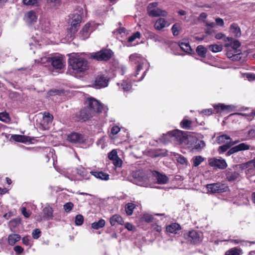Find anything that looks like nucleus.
<instances>
[{
  "mask_svg": "<svg viewBox=\"0 0 255 255\" xmlns=\"http://www.w3.org/2000/svg\"><path fill=\"white\" fill-rule=\"evenodd\" d=\"M205 146V143L203 140H197L193 147V149L201 151Z\"/></svg>",
  "mask_w": 255,
  "mask_h": 255,
  "instance_id": "72a5a7b5",
  "label": "nucleus"
},
{
  "mask_svg": "<svg viewBox=\"0 0 255 255\" xmlns=\"http://www.w3.org/2000/svg\"><path fill=\"white\" fill-rule=\"evenodd\" d=\"M230 147L231 145L229 144V142H227L226 144L220 146L219 147L218 151L220 154L223 153V152L226 151Z\"/></svg>",
  "mask_w": 255,
  "mask_h": 255,
  "instance_id": "49530a36",
  "label": "nucleus"
},
{
  "mask_svg": "<svg viewBox=\"0 0 255 255\" xmlns=\"http://www.w3.org/2000/svg\"><path fill=\"white\" fill-rule=\"evenodd\" d=\"M153 175L158 184H166L168 181L169 179L168 177L164 174L160 173L157 171H154Z\"/></svg>",
  "mask_w": 255,
  "mask_h": 255,
  "instance_id": "dca6fc26",
  "label": "nucleus"
},
{
  "mask_svg": "<svg viewBox=\"0 0 255 255\" xmlns=\"http://www.w3.org/2000/svg\"><path fill=\"white\" fill-rule=\"evenodd\" d=\"M93 30V29L92 26V24L91 23H86L80 31L79 33L80 37L83 40L87 39L89 37L90 34Z\"/></svg>",
  "mask_w": 255,
  "mask_h": 255,
  "instance_id": "ddd939ff",
  "label": "nucleus"
},
{
  "mask_svg": "<svg viewBox=\"0 0 255 255\" xmlns=\"http://www.w3.org/2000/svg\"><path fill=\"white\" fill-rule=\"evenodd\" d=\"M21 211L22 215L26 218H29L31 215V212L27 211L26 208L24 207L21 208Z\"/></svg>",
  "mask_w": 255,
  "mask_h": 255,
  "instance_id": "5fc2aeb1",
  "label": "nucleus"
},
{
  "mask_svg": "<svg viewBox=\"0 0 255 255\" xmlns=\"http://www.w3.org/2000/svg\"><path fill=\"white\" fill-rule=\"evenodd\" d=\"M209 165L213 167L219 169H225L227 167V163L225 159L215 157L210 158L208 159Z\"/></svg>",
  "mask_w": 255,
  "mask_h": 255,
  "instance_id": "1a4fd4ad",
  "label": "nucleus"
},
{
  "mask_svg": "<svg viewBox=\"0 0 255 255\" xmlns=\"http://www.w3.org/2000/svg\"><path fill=\"white\" fill-rule=\"evenodd\" d=\"M84 221V218L82 215L79 214L75 217V224L77 226L81 225Z\"/></svg>",
  "mask_w": 255,
  "mask_h": 255,
  "instance_id": "de8ad7c7",
  "label": "nucleus"
},
{
  "mask_svg": "<svg viewBox=\"0 0 255 255\" xmlns=\"http://www.w3.org/2000/svg\"><path fill=\"white\" fill-rule=\"evenodd\" d=\"M226 176L228 181H233L238 178L239 174L236 171L227 170H226Z\"/></svg>",
  "mask_w": 255,
  "mask_h": 255,
  "instance_id": "b1692460",
  "label": "nucleus"
},
{
  "mask_svg": "<svg viewBox=\"0 0 255 255\" xmlns=\"http://www.w3.org/2000/svg\"><path fill=\"white\" fill-rule=\"evenodd\" d=\"M157 5L158 3L157 2H152L149 4L148 6V12L149 15L152 16H166L167 15V12L165 10L156 8Z\"/></svg>",
  "mask_w": 255,
  "mask_h": 255,
  "instance_id": "39448f33",
  "label": "nucleus"
},
{
  "mask_svg": "<svg viewBox=\"0 0 255 255\" xmlns=\"http://www.w3.org/2000/svg\"><path fill=\"white\" fill-rule=\"evenodd\" d=\"M120 131V128L118 126H114L111 129V134H117Z\"/></svg>",
  "mask_w": 255,
  "mask_h": 255,
  "instance_id": "052dcab7",
  "label": "nucleus"
},
{
  "mask_svg": "<svg viewBox=\"0 0 255 255\" xmlns=\"http://www.w3.org/2000/svg\"><path fill=\"white\" fill-rule=\"evenodd\" d=\"M207 51V49L203 45H199L196 48V52L198 55L202 57L206 56Z\"/></svg>",
  "mask_w": 255,
  "mask_h": 255,
  "instance_id": "c756f323",
  "label": "nucleus"
},
{
  "mask_svg": "<svg viewBox=\"0 0 255 255\" xmlns=\"http://www.w3.org/2000/svg\"><path fill=\"white\" fill-rule=\"evenodd\" d=\"M121 86L123 89L125 91H128L131 88V84L129 83H128L126 81H123Z\"/></svg>",
  "mask_w": 255,
  "mask_h": 255,
  "instance_id": "09e8293b",
  "label": "nucleus"
},
{
  "mask_svg": "<svg viewBox=\"0 0 255 255\" xmlns=\"http://www.w3.org/2000/svg\"><path fill=\"white\" fill-rule=\"evenodd\" d=\"M187 239L191 242L196 243L199 241L200 236L196 231H191L188 233Z\"/></svg>",
  "mask_w": 255,
  "mask_h": 255,
  "instance_id": "5701e85b",
  "label": "nucleus"
},
{
  "mask_svg": "<svg viewBox=\"0 0 255 255\" xmlns=\"http://www.w3.org/2000/svg\"><path fill=\"white\" fill-rule=\"evenodd\" d=\"M90 173L96 178L101 180H108L109 179V175L103 171H92L90 172Z\"/></svg>",
  "mask_w": 255,
  "mask_h": 255,
  "instance_id": "412c9836",
  "label": "nucleus"
},
{
  "mask_svg": "<svg viewBox=\"0 0 255 255\" xmlns=\"http://www.w3.org/2000/svg\"><path fill=\"white\" fill-rule=\"evenodd\" d=\"M177 160L178 163L181 164H185L187 162L186 159L184 156L181 155H178V156L177 157Z\"/></svg>",
  "mask_w": 255,
  "mask_h": 255,
  "instance_id": "6e6d98bb",
  "label": "nucleus"
},
{
  "mask_svg": "<svg viewBox=\"0 0 255 255\" xmlns=\"http://www.w3.org/2000/svg\"><path fill=\"white\" fill-rule=\"evenodd\" d=\"M166 138L175 144L189 145V146L190 145L189 142L191 141H194V139L192 137L186 136L183 132L179 130L168 132L165 136V139Z\"/></svg>",
  "mask_w": 255,
  "mask_h": 255,
  "instance_id": "7ed1b4c3",
  "label": "nucleus"
},
{
  "mask_svg": "<svg viewBox=\"0 0 255 255\" xmlns=\"http://www.w3.org/2000/svg\"><path fill=\"white\" fill-rule=\"evenodd\" d=\"M191 121L187 120H184L181 122V127L184 128H189L191 124Z\"/></svg>",
  "mask_w": 255,
  "mask_h": 255,
  "instance_id": "3c124183",
  "label": "nucleus"
},
{
  "mask_svg": "<svg viewBox=\"0 0 255 255\" xmlns=\"http://www.w3.org/2000/svg\"><path fill=\"white\" fill-rule=\"evenodd\" d=\"M14 251L17 254H19L22 253L23 249V248L19 246H16L14 248Z\"/></svg>",
  "mask_w": 255,
  "mask_h": 255,
  "instance_id": "338daca9",
  "label": "nucleus"
},
{
  "mask_svg": "<svg viewBox=\"0 0 255 255\" xmlns=\"http://www.w3.org/2000/svg\"><path fill=\"white\" fill-rule=\"evenodd\" d=\"M140 37V32H136L128 37V42H129V43L132 42L136 38H139Z\"/></svg>",
  "mask_w": 255,
  "mask_h": 255,
  "instance_id": "8fccbe9b",
  "label": "nucleus"
},
{
  "mask_svg": "<svg viewBox=\"0 0 255 255\" xmlns=\"http://www.w3.org/2000/svg\"><path fill=\"white\" fill-rule=\"evenodd\" d=\"M236 146L237 147L238 151L249 150L251 147L250 145L244 142L236 145Z\"/></svg>",
  "mask_w": 255,
  "mask_h": 255,
  "instance_id": "4c0bfd02",
  "label": "nucleus"
},
{
  "mask_svg": "<svg viewBox=\"0 0 255 255\" xmlns=\"http://www.w3.org/2000/svg\"><path fill=\"white\" fill-rule=\"evenodd\" d=\"M21 239L20 235L18 234L9 235L7 238V242L9 245L13 246L16 242Z\"/></svg>",
  "mask_w": 255,
  "mask_h": 255,
  "instance_id": "393cba45",
  "label": "nucleus"
},
{
  "mask_svg": "<svg viewBox=\"0 0 255 255\" xmlns=\"http://www.w3.org/2000/svg\"><path fill=\"white\" fill-rule=\"evenodd\" d=\"M0 121L5 124H8L10 123L11 119L7 112H3L0 113Z\"/></svg>",
  "mask_w": 255,
  "mask_h": 255,
  "instance_id": "cd10ccee",
  "label": "nucleus"
},
{
  "mask_svg": "<svg viewBox=\"0 0 255 255\" xmlns=\"http://www.w3.org/2000/svg\"><path fill=\"white\" fill-rule=\"evenodd\" d=\"M226 140H231L230 137L227 135L223 134L217 137L216 140L219 144L225 143Z\"/></svg>",
  "mask_w": 255,
  "mask_h": 255,
  "instance_id": "58836bf2",
  "label": "nucleus"
},
{
  "mask_svg": "<svg viewBox=\"0 0 255 255\" xmlns=\"http://www.w3.org/2000/svg\"><path fill=\"white\" fill-rule=\"evenodd\" d=\"M129 61L133 62L134 64H138L136 70V75L138 74V72L142 69L143 65H147V62L145 59L140 56V55L134 53L131 54L129 56Z\"/></svg>",
  "mask_w": 255,
  "mask_h": 255,
  "instance_id": "20e7f679",
  "label": "nucleus"
},
{
  "mask_svg": "<svg viewBox=\"0 0 255 255\" xmlns=\"http://www.w3.org/2000/svg\"><path fill=\"white\" fill-rule=\"evenodd\" d=\"M29 141H30V137L21 135V138L20 139V142L25 143V142H29Z\"/></svg>",
  "mask_w": 255,
  "mask_h": 255,
  "instance_id": "69168bd1",
  "label": "nucleus"
},
{
  "mask_svg": "<svg viewBox=\"0 0 255 255\" xmlns=\"http://www.w3.org/2000/svg\"><path fill=\"white\" fill-rule=\"evenodd\" d=\"M241 250L236 248H232L226 252L225 255H240Z\"/></svg>",
  "mask_w": 255,
  "mask_h": 255,
  "instance_id": "a19ab883",
  "label": "nucleus"
},
{
  "mask_svg": "<svg viewBox=\"0 0 255 255\" xmlns=\"http://www.w3.org/2000/svg\"><path fill=\"white\" fill-rule=\"evenodd\" d=\"M141 220L147 223H150L152 221L153 217L148 214H144L141 218Z\"/></svg>",
  "mask_w": 255,
  "mask_h": 255,
  "instance_id": "79ce46f5",
  "label": "nucleus"
},
{
  "mask_svg": "<svg viewBox=\"0 0 255 255\" xmlns=\"http://www.w3.org/2000/svg\"><path fill=\"white\" fill-rule=\"evenodd\" d=\"M230 31L236 37H240L241 36V31L238 25L236 23H232L230 27Z\"/></svg>",
  "mask_w": 255,
  "mask_h": 255,
  "instance_id": "4be33fe9",
  "label": "nucleus"
},
{
  "mask_svg": "<svg viewBox=\"0 0 255 255\" xmlns=\"http://www.w3.org/2000/svg\"><path fill=\"white\" fill-rule=\"evenodd\" d=\"M180 229V225L177 223L172 224L171 225L168 226L166 228L167 232L175 234H176L177 233V231H179Z\"/></svg>",
  "mask_w": 255,
  "mask_h": 255,
  "instance_id": "a878e982",
  "label": "nucleus"
},
{
  "mask_svg": "<svg viewBox=\"0 0 255 255\" xmlns=\"http://www.w3.org/2000/svg\"><path fill=\"white\" fill-rule=\"evenodd\" d=\"M246 77L249 81H253L255 80V75L254 74L247 73L246 74Z\"/></svg>",
  "mask_w": 255,
  "mask_h": 255,
  "instance_id": "0e129e2a",
  "label": "nucleus"
},
{
  "mask_svg": "<svg viewBox=\"0 0 255 255\" xmlns=\"http://www.w3.org/2000/svg\"><path fill=\"white\" fill-rule=\"evenodd\" d=\"M47 2L50 7L57 8L61 4V0H47Z\"/></svg>",
  "mask_w": 255,
  "mask_h": 255,
  "instance_id": "c9c22d12",
  "label": "nucleus"
},
{
  "mask_svg": "<svg viewBox=\"0 0 255 255\" xmlns=\"http://www.w3.org/2000/svg\"><path fill=\"white\" fill-rule=\"evenodd\" d=\"M110 222L112 226L116 225H123L124 223L123 218L118 214H115L112 216L110 219Z\"/></svg>",
  "mask_w": 255,
  "mask_h": 255,
  "instance_id": "6ab92c4d",
  "label": "nucleus"
},
{
  "mask_svg": "<svg viewBox=\"0 0 255 255\" xmlns=\"http://www.w3.org/2000/svg\"><path fill=\"white\" fill-rule=\"evenodd\" d=\"M50 60H51V58H50L49 57H43L41 58L40 60L39 61H38V62H40L42 64H44L47 63L51 62Z\"/></svg>",
  "mask_w": 255,
  "mask_h": 255,
  "instance_id": "bf43d9fd",
  "label": "nucleus"
},
{
  "mask_svg": "<svg viewBox=\"0 0 255 255\" xmlns=\"http://www.w3.org/2000/svg\"><path fill=\"white\" fill-rule=\"evenodd\" d=\"M215 110L217 113H222L223 112H229L231 111L232 107L231 106L225 105L223 104H219L214 106Z\"/></svg>",
  "mask_w": 255,
  "mask_h": 255,
  "instance_id": "aec40b11",
  "label": "nucleus"
},
{
  "mask_svg": "<svg viewBox=\"0 0 255 255\" xmlns=\"http://www.w3.org/2000/svg\"><path fill=\"white\" fill-rule=\"evenodd\" d=\"M112 55V51L109 49L102 50L100 51L93 53L91 57L99 61L108 60Z\"/></svg>",
  "mask_w": 255,
  "mask_h": 255,
  "instance_id": "0eeeda50",
  "label": "nucleus"
},
{
  "mask_svg": "<svg viewBox=\"0 0 255 255\" xmlns=\"http://www.w3.org/2000/svg\"><path fill=\"white\" fill-rule=\"evenodd\" d=\"M41 232L39 229L34 230L32 233V237L34 239H37L40 236Z\"/></svg>",
  "mask_w": 255,
  "mask_h": 255,
  "instance_id": "4d7b16f0",
  "label": "nucleus"
},
{
  "mask_svg": "<svg viewBox=\"0 0 255 255\" xmlns=\"http://www.w3.org/2000/svg\"><path fill=\"white\" fill-rule=\"evenodd\" d=\"M208 192L212 193L225 192L227 190V187L221 183L209 184L206 185Z\"/></svg>",
  "mask_w": 255,
  "mask_h": 255,
  "instance_id": "9d476101",
  "label": "nucleus"
},
{
  "mask_svg": "<svg viewBox=\"0 0 255 255\" xmlns=\"http://www.w3.org/2000/svg\"><path fill=\"white\" fill-rule=\"evenodd\" d=\"M215 37L217 39H223L225 42L228 41L231 42L232 41V38L226 37L224 34L221 32L217 33L215 35Z\"/></svg>",
  "mask_w": 255,
  "mask_h": 255,
  "instance_id": "e433bc0d",
  "label": "nucleus"
},
{
  "mask_svg": "<svg viewBox=\"0 0 255 255\" xmlns=\"http://www.w3.org/2000/svg\"><path fill=\"white\" fill-rule=\"evenodd\" d=\"M240 52L236 53L234 51V49L229 50L227 52V56L228 58L232 59L233 60H237L238 58H240Z\"/></svg>",
  "mask_w": 255,
  "mask_h": 255,
  "instance_id": "bb28decb",
  "label": "nucleus"
},
{
  "mask_svg": "<svg viewBox=\"0 0 255 255\" xmlns=\"http://www.w3.org/2000/svg\"><path fill=\"white\" fill-rule=\"evenodd\" d=\"M179 46L180 48L186 53H190L192 51L191 48L188 42H181Z\"/></svg>",
  "mask_w": 255,
  "mask_h": 255,
  "instance_id": "f704fd0d",
  "label": "nucleus"
},
{
  "mask_svg": "<svg viewBox=\"0 0 255 255\" xmlns=\"http://www.w3.org/2000/svg\"><path fill=\"white\" fill-rule=\"evenodd\" d=\"M69 66L74 74L83 73L88 68V63L83 58L75 54L71 56L69 59Z\"/></svg>",
  "mask_w": 255,
  "mask_h": 255,
  "instance_id": "f257e3e1",
  "label": "nucleus"
},
{
  "mask_svg": "<svg viewBox=\"0 0 255 255\" xmlns=\"http://www.w3.org/2000/svg\"><path fill=\"white\" fill-rule=\"evenodd\" d=\"M169 25V23L164 18H160L156 21L154 24V27L156 30H160Z\"/></svg>",
  "mask_w": 255,
  "mask_h": 255,
  "instance_id": "a211bd4d",
  "label": "nucleus"
},
{
  "mask_svg": "<svg viewBox=\"0 0 255 255\" xmlns=\"http://www.w3.org/2000/svg\"><path fill=\"white\" fill-rule=\"evenodd\" d=\"M37 0H23V2L25 5H33L37 3Z\"/></svg>",
  "mask_w": 255,
  "mask_h": 255,
  "instance_id": "e2e57ef3",
  "label": "nucleus"
},
{
  "mask_svg": "<svg viewBox=\"0 0 255 255\" xmlns=\"http://www.w3.org/2000/svg\"><path fill=\"white\" fill-rule=\"evenodd\" d=\"M53 119V117L48 112H44L43 113V121L44 123H46L47 124L51 123Z\"/></svg>",
  "mask_w": 255,
  "mask_h": 255,
  "instance_id": "2f4dec72",
  "label": "nucleus"
},
{
  "mask_svg": "<svg viewBox=\"0 0 255 255\" xmlns=\"http://www.w3.org/2000/svg\"><path fill=\"white\" fill-rule=\"evenodd\" d=\"M11 137H12V139L14 140V141H17V142H20V139L21 138V135H17V134L13 135Z\"/></svg>",
  "mask_w": 255,
  "mask_h": 255,
  "instance_id": "774afa93",
  "label": "nucleus"
},
{
  "mask_svg": "<svg viewBox=\"0 0 255 255\" xmlns=\"http://www.w3.org/2000/svg\"><path fill=\"white\" fill-rule=\"evenodd\" d=\"M204 160V158L200 156H196L192 158L193 165L195 167L199 165Z\"/></svg>",
  "mask_w": 255,
  "mask_h": 255,
  "instance_id": "473e14b6",
  "label": "nucleus"
},
{
  "mask_svg": "<svg viewBox=\"0 0 255 255\" xmlns=\"http://www.w3.org/2000/svg\"><path fill=\"white\" fill-rule=\"evenodd\" d=\"M108 157L109 159L112 161L117 158L118 156L117 150L115 149L112 150V151L109 153Z\"/></svg>",
  "mask_w": 255,
  "mask_h": 255,
  "instance_id": "603ef678",
  "label": "nucleus"
},
{
  "mask_svg": "<svg viewBox=\"0 0 255 255\" xmlns=\"http://www.w3.org/2000/svg\"><path fill=\"white\" fill-rule=\"evenodd\" d=\"M215 22H216V24L217 25H219V26H222V27H223L224 26V21L223 20V19L221 18H216L215 19Z\"/></svg>",
  "mask_w": 255,
  "mask_h": 255,
  "instance_id": "680f3d73",
  "label": "nucleus"
},
{
  "mask_svg": "<svg viewBox=\"0 0 255 255\" xmlns=\"http://www.w3.org/2000/svg\"><path fill=\"white\" fill-rule=\"evenodd\" d=\"M85 104L87 108L88 113L84 115V111H82L81 116L84 120H86L92 117L93 115L96 113H101L103 109L102 104L97 100L94 98L90 97L88 98Z\"/></svg>",
  "mask_w": 255,
  "mask_h": 255,
  "instance_id": "f03ea898",
  "label": "nucleus"
},
{
  "mask_svg": "<svg viewBox=\"0 0 255 255\" xmlns=\"http://www.w3.org/2000/svg\"><path fill=\"white\" fill-rule=\"evenodd\" d=\"M105 225V221L103 219L100 220L98 222H95L92 224V228L98 230L103 227Z\"/></svg>",
  "mask_w": 255,
  "mask_h": 255,
  "instance_id": "7c9ffc66",
  "label": "nucleus"
},
{
  "mask_svg": "<svg viewBox=\"0 0 255 255\" xmlns=\"http://www.w3.org/2000/svg\"><path fill=\"white\" fill-rule=\"evenodd\" d=\"M76 173L79 175L81 178H78L75 175H67L66 177L71 181H80L84 179H88L89 177H87L88 172L82 167H78L76 168Z\"/></svg>",
  "mask_w": 255,
  "mask_h": 255,
  "instance_id": "6e6552de",
  "label": "nucleus"
},
{
  "mask_svg": "<svg viewBox=\"0 0 255 255\" xmlns=\"http://www.w3.org/2000/svg\"><path fill=\"white\" fill-rule=\"evenodd\" d=\"M67 140L72 143H81L84 142L86 138L81 134L73 132L68 136Z\"/></svg>",
  "mask_w": 255,
  "mask_h": 255,
  "instance_id": "f8f14e48",
  "label": "nucleus"
},
{
  "mask_svg": "<svg viewBox=\"0 0 255 255\" xmlns=\"http://www.w3.org/2000/svg\"><path fill=\"white\" fill-rule=\"evenodd\" d=\"M37 16L35 11L33 10L27 12L24 17L25 21L29 24H32L36 21Z\"/></svg>",
  "mask_w": 255,
  "mask_h": 255,
  "instance_id": "f3484780",
  "label": "nucleus"
},
{
  "mask_svg": "<svg viewBox=\"0 0 255 255\" xmlns=\"http://www.w3.org/2000/svg\"><path fill=\"white\" fill-rule=\"evenodd\" d=\"M113 162L116 167H121L122 165L123 161L120 157H118L113 160Z\"/></svg>",
  "mask_w": 255,
  "mask_h": 255,
  "instance_id": "864d4df0",
  "label": "nucleus"
},
{
  "mask_svg": "<svg viewBox=\"0 0 255 255\" xmlns=\"http://www.w3.org/2000/svg\"><path fill=\"white\" fill-rule=\"evenodd\" d=\"M74 204L72 202H69L63 205V209L65 212H69L72 210Z\"/></svg>",
  "mask_w": 255,
  "mask_h": 255,
  "instance_id": "a18cd8bd",
  "label": "nucleus"
},
{
  "mask_svg": "<svg viewBox=\"0 0 255 255\" xmlns=\"http://www.w3.org/2000/svg\"><path fill=\"white\" fill-rule=\"evenodd\" d=\"M109 80L103 75L98 76L95 81V86L96 88H101L108 86Z\"/></svg>",
  "mask_w": 255,
  "mask_h": 255,
  "instance_id": "4468645a",
  "label": "nucleus"
},
{
  "mask_svg": "<svg viewBox=\"0 0 255 255\" xmlns=\"http://www.w3.org/2000/svg\"><path fill=\"white\" fill-rule=\"evenodd\" d=\"M50 61L52 66L56 69L62 70L65 67V61L61 56L53 57L51 58Z\"/></svg>",
  "mask_w": 255,
  "mask_h": 255,
  "instance_id": "9b49d317",
  "label": "nucleus"
},
{
  "mask_svg": "<svg viewBox=\"0 0 255 255\" xmlns=\"http://www.w3.org/2000/svg\"><path fill=\"white\" fill-rule=\"evenodd\" d=\"M252 164H254V166L255 167V157L252 160L249 161L248 162L243 163V164H241V166L242 168H243V169H248V168H249L250 167V166H251Z\"/></svg>",
  "mask_w": 255,
  "mask_h": 255,
  "instance_id": "c03bdc74",
  "label": "nucleus"
},
{
  "mask_svg": "<svg viewBox=\"0 0 255 255\" xmlns=\"http://www.w3.org/2000/svg\"><path fill=\"white\" fill-rule=\"evenodd\" d=\"M135 205L131 203H128L125 206V211L128 216H130L133 213V210L135 208Z\"/></svg>",
  "mask_w": 255,
  "mask_h": 255,
  "instance_id": "c85d7f7f",
  "label": "nucleus"
},
{
  "mask_svg": "<svg viewBox=\"0 0 255 255\" xmlns=\"http://www.w3.org/2000/svg\"><path fill=\"white\" fill-rule=\"evenodd\" d=\"M171 30L174 35H177L179 34V26L177 24L172 26Z\"/></svg>",
  "mask_w": 255,
  "mask_h": 255,
  "instance_id": "13d9d810",
  "label": "nucleus"
},
{
  "mask_svg": "<svg viewBox=\"0 0 255 255\" xmlns=\"http://www.w3.org/2000/svg\"><path fill=\"white\" fill-rule=\"evenodd\" d=\"M231 46L233 49H234V51L236 53H239L240 52L239 51L237 50V49L241 46V44L240 42L238 40H234L231 43Z\"/></svg>",
  "mask_w": 255,
  "mask_h": 255,
  "instance_id": "37998d69",
  "label": "nucleus"
},
{
  "mask_svg": "<svg viewBox=\"0 0 255 255\" xmlns=\"http://www.w3.org/2000/svg\"><path fill=\"white\" fill-rule=\"evenodd\" d=\"M43 217H40L37 221L39 222L43 220H49L53 217V210L52 208L49 206H46L43 209Z\"/></svg>",
  "mask_w": 255,
  "mask_h": 255,
  "instance_id": "2eb2a0df",
  "label": "nucleus"
},
{
  "mask_svg": "<svg viewBox=\"0 0 255 255\" xmlns=\"http://www.w3.org/2000/svg\"><path fill=\"white\" fill-rule=\"evenodd\" d=\"M71 19V27L70 30V37L72 36L78 30V27L81 21V16L78 13H74L70 16Z\"/></svg>",
  "mask_w": 255,
  "mask_h": 255,
  "instance_id": "423d86ee",
  "label": "nucleus"
},
{
  "mask_svg": "<svg viewBox=\"0 0 255 255\" xmlns=\"http://www.w3.org/2000/svg\"><path fill=\"white\" fill-rule=\"evenodd\" d=\"M209 48L211 51L213 52H218L221 51L222 50V46L221 45H210L209 46Z\"/></svg>",
  "mask_w": 255,
  "mask_h": 255,
  "instance_id": "ea45409f",
  "label": "nucleus"
}]
</instances>
